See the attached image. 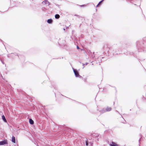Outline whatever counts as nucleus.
Segmentation results:
<instances>
[{
    "label": "nucleus",
    "mask_w": 146,
    "mask_h": 146,
    "mask_svg": "<svg viewBox=\"0 0 146 146\" xmlns=\"http://www.w3.org/2000/svg\"><path fill=\"white\" fill-rule=\"evenodd\" d=\"M72 69L75 76L76 77L79 78L82 77L81 76L79 75L78 72L75 69L73 68H72Z\"/></svg>",
    "instance_id": "1"
},
{
    "label": "nucleus",
    "mask_w": 146,
    "mask_h": 146,
    "mask_svg": "<svg viewBox=\"0 0 146 146\" xmlns=\"http://www.w3.org/2000/svg\"><path fill=\"white\" fill-rule=\"evenodd\" d=\"M7 143L6 141H0V145H6Z\"/></svg>",
    "instance_id": "2"
},
{
    "label": "nucleus",
    "mask_w": 146,
    "mask_h": 146,
    "mask_svg": "<svg viewBox=\"0 0 146 146\" xmlns=\"http://www.w3.org/2000/svg\"><path fill=\"white\" fill-rule=\"evenodd\" d=\"M42 3L43 4H46L48 5H49V2L46 0H44L42 2Z\"/></svg>",
    "instance_id": "3"
},
{
    "label": "nucleus",
    "mask_w": 146,
    "mask_h": 146,
    "mask_svg": "<svg viewBox=\"0 0 146 146\" xmlns=\"http://www.w3.org/2000/svg\"><path fill=\"white\" fill-rule=\"evenodd\" d=\"M110 146H119V145L117 144L116 143H115L112 142H111V143L110 144Z\"/></svg>",
    "instance_id": "4"
},
{
    "label": "nucleus",
    "mask_w": 146,
    "mask_h": 146,
    "mask_svg": "<svg viewBox=\"0 0 146 146\" xmlns=\"http://www.w3.org/2000/svg\"><path fill=\"white\" fill-rule=\"evenodd\" d=\"M12 141L14 143H15V138L14 136H13L12 138Z\"/></svg>",
    "instance_id": "5"
},
{
    "label": "nucleus",
    "mask_w": 146,
    "mask_h": 146,
    "mask_svg": "<svg viewBox=\"0 0 146 146\" xmlns=\"http://www.w3.org/2000/svg\"><path fill=\"white\" fill-rule=\"evenodd\" d=\"M47 22L49 24L52 23V19H48L47 21Z\"/></svg>",
    "instance_id": "6"
},
{
    "label": "nucleus",
    "mask_w": 146,
    "mask_h": 146,
    "mask_svg": "<svg viewBox=\"0 0 146 146\" xmlns=\"http://www.w3.org/2000/svg\"><path fill=\"white\" fill-rule=\"evenodd\" d=\"M2 118L3 120L5 122H7L6 119L5 117V116L4 115H3L2 116Z\"/></svg>",
    "instance_id": "7"
},
{
    "label": "nucleus",
    "mask_w": 146,
    "mask_h": 146,
    "mask_svg": "<svg viewBox=\"0 0 146 146\" xmlns=\"http://www.w3.org/2000/svg\"><path fill=\"white\" fill-rule=\"evenodd\" d=\"M29 122L30 124H33L34 123V121L31 119H30L29 120Z\"/></svg>",
    "instance_id": "8"
},
{
    "label": "nucleus",
    "mask_w": 146,
    "mask_h": 146,
    "mask_svg": "<svg viewBox=\"0 0 146 146\" xmlns=\"http://www.w3.org/2000/svg\"><path fill=\"white\" fill-rule=\"evenodd\" d=\"M111 108L110 107H107L106 109L107 111H110L111 110Z\"/></svg>",
    "instance_id": "9"
},
{
    "label": "nucleus",
    "mask_w": 146,
    "mask_h": 146,
    "mask_svg": "<svg viewBox=\"0 0 146 146\" xmlns=\"http://www.w3.org/2000/svg\"><path fill=\"white\" fill-rule=\"evenodd\" d=\"M55 17L56 19H58L59 18L60 16L58 14H56L55 15Z\"/></svg>",
    "instance_id": "10"
},
{
    "label": "nucleus",
    "mask_w": 146,
    "mask_h": 146,
    "mask_svg": "<svg viewBox=\"0 0 146 146\" xmlns=\"http://www.w3.org/2000/svg\"><path fill=\"white\" fill-rule=\"evenodd\" d=\"M86 146H88V143L87 141H86Z\"/></svg>",
    "instance_id": "11"
},
{
    "label": "nucleus",
    "mask_w": 146,
    "mask_h": 146,
    "mask_svg": "<svg viewBox=\"0 0 146 146\" xmlns=\"http://www.w3.org/2000/svg\"><path fill=\"white\" fill-rule=\"evenodd\" d=\"M103 0H102L101 1H100L99 3H98V5H99V4L103 1Z\"/></svg>",
    "instance_id": "12"
},
{
    "label": "nucleus",
    "mask_w": 146,
    "mask_h": 146,
    "mask_svg": "<svg viewBox=\"0 0 146 146\" xmlns=\"http://www.w3.org/2000/svg\"><path fill=\"white\" fill-rule=\"evenodd\" d=\"M82 65H83V66H84V67H83V68H84V63H82Z\"/></svg>",
    "instance_id": "13"
},
{
    "label": "nucleus",
    "mask_w": 146,
    "mask_h": 146,
    "mask_svg": "<svg viewBox=\"0 0 146 146\" xmlns=\"http://www.w3.org/2000/svg\"><path fill=\"white\" fill-rule=\"evenodd\" d=\"M77 48L78 49H79V47H78V46H77Z\"/></svg>",
    "instance_id": "14"
},
{
    "label": "nucleus",
    "mask_w": 146,
    "mask_h": 146,
    "mask_svg": "<svg viewBox=\"0 0 146 146\" xmlns=\"http://www.w3.org/2000/svg\"><path fill=\"white\" fill-rule=\"evenodd\" d=\"M88 63H86L85 64V65H87L88 64Z\"/></svg>",
    "instance_id": "15"
},
{
    "label": "nucleus",
    "mask_w": 146,
    "mask_h": 146,
    "mask_svg": "<svg viewBox=\"0 0 146 146\" xmlns=\"http://www.w3.org/2000/svg\"><path fill=\"white\" fill-rule=\"evenodd\" d=\"M99 5H98V4L96 6V7H97Z\"/></svg>",
    "instance_id": "16"
}]
</instances>
